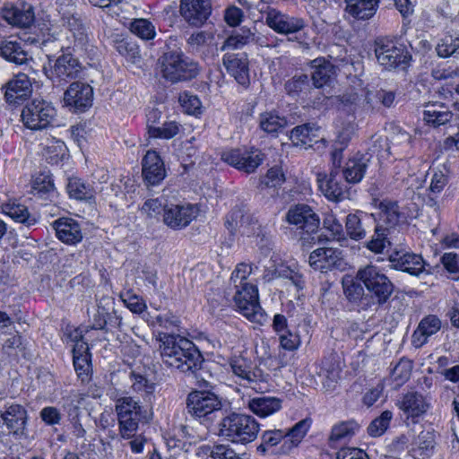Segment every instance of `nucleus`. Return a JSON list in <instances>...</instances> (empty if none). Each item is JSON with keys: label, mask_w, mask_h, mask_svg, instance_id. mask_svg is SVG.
Here are the masks:
<instances>
[{"label": "nucleus", "mask_w": 459, "mask_h": 459, "mask_svg": "<svg viewBox=\"0 0 459 459\" xmlns=\"http://www.w3.org/2000/svg\"><path fill=\"white\" fill-rule=\"evenodd\" d=\"M161 360L168 367L182 372H195L201 367L203 357L190 340L180 335L163 333L159 337Z\"/></svg>", "instance_id": "obj_1"}, {"label": "nucleus", "mask_w": 459, "mask_h": 459, "mask_svg": "<svg viewBox=\"0 0 459 459\" xmlns=\"http://www.w3.org/2000/svg\"><path fill=\"white\" fill-rule=\"evenodd\" d=\"M116 411L121 437L131 439L128 445L132 452H143L145 438L142 435H135L139 422L145 419L141 406L132 397H123L117 401Z\"/></svg>", "instance_id": "obj_2"}, {"label": "nucleus", "mask_w": 459, "mask_h": 459, "mask_svg": "<svg viewBox=\"0 0 459 459\" xmlns=\"http://www.w3.org/2000/svg\"><path fill=\"white\" fill-rule=\"evenodd\" d=\"M259 429V423L251 415L231 412L220 421L218 435L231 443L246 445L257 437Z\"/></svg>", "instance_id": "obj_3"}, {"label": "nucleus", "mask_w": 459, "mask_h": 459, "mask_svg": "<svg viewBox=\"0 0 459 459\" xmlns=\"http://www.w3.org/2000/svg\"><path fill=\"white\" fill-rule=\"evenodd\" d=\"M162 76L172 82L191 80L199 74V65L182 51H168L160 58Z\"/></svg>", "instance_id": "obj_4"}, {"label": "nucleus", "mask_w": 459, "mask_h": 459, "mask_svg": "<svg viewBox=\"0 0 459 459\" xmlns=\"http://www.w3.org/2000/svg\"><path fill=\"white\" fill-rule=\"evenodd\" d=\"M261 12L264 13L265 24L274 32L284 36H294V38H289V40L297 41L300 45L304 43L298 36L307 26L304 18L273 7H267L265 11L261 10Z\"/></svg>", "instance_id": "obj_5"}, {"label": "nucleus", "mask_w": 459, "mask_h": 459, "mask_svg": "<svg viewBox=\"0 0 459 459\" xmlns=\"http://www.w3.org/2000/svg\"><path fill=\"white\" fill-rule=\"evenodd\" d=\"M356 278L364 284L378 305L385 304L394 291L393 282L377 266L367 265L360 268L357 272Z\"/></svg>", "instance_id": "obj_6"}, {"label": "nucleus", "mask_w": 459, "mask_h": 459, "mask_svg": "<svg viewBox=\"0 0 459 459\" xmlns=\"http://www.w3.org/2000/svg\"><path fill=\"white\" fill-rule=\"evenodd\" d=\"M233 299L238 310L249 321L264 325L267 315L261 307L258 299V290L254 284L238 285Z\"/></svg>", "instance_id": "obj_7"}, {"label": "nucleus", "mask_w": 459, "mask_h": 459, "mask_svg": "<svg viewBox=\"0 0 459 459\" xmlns=\"http://www.w3.org/2000/svg\"><path fill=\"white\" fill-rule=\"evenodd\" d=\"M56 116L53 105L44 100L35 99L27 103L22 111V121L30 130H42L49 126Z\"/></svg>", "instance_id": "obj_8"}, {"label": "nucleus", "mask_w": 459, "mask_h": 459, "mask_svg": "<svg viewBox=\"0 0 459 459\" xmlns=\"http://www.w3.org/2000/svg\"><path fill=\"white\" fill-rule=\"evenodd\" d=\"M375 55L378 64L386 70L404 68L410 60L404 46L388 39L375 41Z\"/></svg>", "instance_id": "obj_9"}, {"label": "nucleus", "mask_w": 459, "mask_h": 459, "mask_svg": "<svg viewBox=\"0 0 459 459\" xmlns=\"http://www.w3.org/2000/svg\"><path fill=\"white\" fill-rule=\"evenodd\" d=\"M48 56L50 66L48 76L53 82L66 83L81 76L82 65L71 53H64L54 59Z\"/></svg>", "instance_id": "obj_10"}, {"label": "nucleus", "mask_w": 459, "mask_h": 459, "mask_svg": "<svg viewBox=\"0 0 459 459\" xmlns=\"http://www.w3.org/2000/svg\"><path fill=\"white\" fill-rule=\"evenodd\" d=\"M0 426L14 437H26L29 415L26 408L16 403H6L0 411Z\"/></svg>", "instance_id": "obj_11"}, {"label": "nucleus", "mask_w": 459, "mask_h": 459, "mask_svg": "<svg viewBox=\"0 0 459 459\" xmlns=\"http://www.w3.org/2000/svg\"><path fill=\"white\" fill-rule=\"evenodd\" d=\"M264 155L257 149H232L221 153V160L247 173H253L262 164Z\"/></svg>", "instance_id": "obj_12"}, {"label": "nucleus", "mask_w": 459, "mask_h": 459, "mask_svg": "<svg viewBox=\"0 0 459 459\" xmlns=\"http://www.w3.org/2000/svg\"><path fill=\"white\" fill-rule=\"evenodd\" d=\"M221 408L218 396L209 391L191 392L186 399L187 412L195 418H205Z\"/></svg>", "instance_id": "obj_13"}, {"label": "nucleus", "mask_w": 459, "mask_h": 459, "mask_svg": "<svg viewBox=\"0 0 459 459\" xmlns=\"http://www.w3.org/2000/svg\"><path fill=\"white\" fill-rule=\"evenodd\" d=\"M286 221L306 233H313L319 227V217L313 209L305 204H295L288 210Z\"/></svg>", "instance_id": "obj_14"}, {"label": "nucleus", "mask_w": 459, "mask_h": 459, "mask_svg": "<svg viewBox=\"0 0 459 459\" xmlns=\"http://www.w3.org/2000/svg\"><path fill=\"white\" fill-rule=\"evenodd\" d=\"M198 213L199 208L195 204H170L164 208L163 222L172 230H182L187 227Z\"/></svg>", "instance_id": "obj_15"}, {"label": "nucleus", "mask_w": 459, "mask_h": 459, "mask_svg": "<svg viewBox=\"0 0 459 459\" xmlns=\"http://www.w3.org/2000/svg\"><path fill=\"white\" fill-rule=\"evenodd\" d=\"M396 406L406 419H411L412 422H416L429 411L430 403L420 393L409 391L401 395L396 402Z\"/></svg>", "instance_id": "obj_16"}, {"label": "nucleus", "mask_w": 459, "mask_h": 459, "mask_svg": "<svg viewBox=\"0 0 459 459\" xmlns=\"http://www.w3.org/2000/svg\"><path fill=\"white\" fill-rule=\"evenodd\" d=\"M340 166H333L329 176L319 174L317 182L321 192L331 201L338 202L342 200L347 194V185L342 182Z\"/></svg>", "instance_id": "obj_17"}, {"label": "nucleus", "mask_w": 459, "mask_h": 459, "mask_svg": "<svg viewBox=\"0 0 459 459\" xmlns=\"http://www.w3.org/2000/svg\"><path fill=\"white\" fill-rule=\"evenodd\" d=\"M70 33L67 38L73 39L74 51H81L84 53H91L93 46L91 43L89 26L81 18V16L70 17L69 20L63 22Z\"/></svg>", "instance_id": "obj_18"}, {"label": "nucleus", "mask_w": 459, "mask_h": 459, "mask_svg": "<svg viewBox=\"0 0 459 459\" xmlns=\"http://www.w3.org/2000/svg\"><path fill=\"white\" fill-rule=\"evenodd\" d=\"M179 12L184 20L192 26H201L212 13L211 0H181Z\"/></svg>", "instance_id": "obj_19"}, {"label": "nucleus", "mask_w": 459, "mask_h": 459, "mask_svg": "<svg viewBox=\"0 0 459 459\" xmlns=\"http://www.w3.org/2000/svg\"><path fill=\"white\" fill-rule=\"evenodd\" d=\"M449 181L448 171L444 166L443 169H434L430 178L429 186L424 198L425 204L439 212L442 205L441 194Z\"/></svg>", "instance_id": "obj_20"}, {"label": "nucleus", "mask_w": 459, "mask_h": 459, "mask_svg": "<svg viewBox=\"0 0 459 459\" xmlns=\"http://www.w3.org/2000/svg\"><path fill=\"white\" fill-rule=\"evenodd\" d=\"M377 213V225L387 228L388 231L394 233L396 227L405 220V216L395 201L384 199L378 204Z\"/></svg>", "instance_id": "obj_21"}, {"label": "nucleus", "mask_w": 459, "mask_h": 459, "mask_svg": "<svg viewBox=\"0 0 459 459\" xmlns=\"http://www.w3.org/2000/svg\"><path fill=\"white\" fill-rule=\"evenodd\" d=\"M93 90L83 82H75L70 84L65 91L64 101L66 106H70L75 111H84L92 104Z\"/></svg>", "instance_id": "obj_22"}, {"label": "nucleus", "mask_w": 459, "mask_h": 459, "mask_svg": "<svg viewBox=\"0 0 459 459\" xmlns=\"http://www.w3.org/2000/svg\"><path fill=\"white\" fill-rule=\"evenodd\" d=\"M308 263L315 270L327 272L340 269L343 265L342 252L336 248L322 247L314 250L308 258Z\"/></svg>", "instance_id": "obj_23"}, {"label": "nucleus", "mask_w": 459, "mask_h": 459, "mask_svg": "<svg viewBox=\"0 0 459 459\" xmlns=\"http://www.w3.org/2000/svg\"><path fill=\"white\" fill-rule=\"evenodd\" d=\"M226 226L230 231H238L247 237L259 235L261 226L249 213L241 209H234L228 215Z\"/></svg>", "instance_id": "obj_24"}, {"label": "nucleus", "mask_w": 459, "mask_h": 459, "mask_svg": "<svg viewBox=\"0 0 459 459\" xmlns=\"http://www.w3.org/2000/svg\"><path fill=\"white\" fill-rule=\"evenodd\" d=\"M1 17L9 24L18 27H29L34 22V12L28 4H5L0 9Z\"/></svg>", "instance_id": "obj_25"}, {"label": "nucleus", "mask_w": 459, "mask_h": 459, "mask_svg": "<svg viewBox=\"0 0 459 459\" xmlns=\"http://www.w3.org/2000/svg\"><path fill=\"white\" fill-rule=\"evenodd\" d=\"M222 61L228 73L240 85L247 87L249 84L248 60L246 53L227 52Z\"/></svg>", "instance_id": "obj_26"}, {"label": "nucleus", "mask_w": 459, "mask_h": 459, "mask_svg": "<svg viewBox=\"0 0 459 459\" xmlns=\"http://www.w3.org/2000/svg\"><path fill=\"white\" fill-rule=\"evenodd\" d=\"M389 261L394 269L406 272L411 275H419L424 272L429 273L422 256L414 253L394 252L390 255Z\"/></svg>", "instance_id": "obj_27"}, {"label": "nucleus", "mask_w": 459, "mask_h": 459, "mask_svg": "<svg viewBox=\"0 0 459 459\" xmlns=\"http://www.w3.org/2000/svg\"><path fill=\"white\" fill-rule=\"evenodd\" d=\"M143 177L148 185L160 184L166 177L164 162L157 152L150 150L142 161Z\"/></svg>", "instance_id": "obj_28"}, {"label": "nucleus", "mask_w": 459, "mask_h": 459, "mask_svg": "<svg viewBox=\"0 0 459 459\" xmlns=\"http://www.w3.org/2000/svg\"><path fill=\"white\" fill-rule=\"evenodd\" d=\"M32 92V85L29 76L20 73L5 85L4 98L10 104H17L27 99Z\"/></svg>", "instance_id": "obj_29"}, {"label": "nucleus", "mask_w": 459, "mask_h": 459, "mask_svg": "<svg viewBox=\"0 0 459 459\" xmlns=\"http://www.w3.org/2000/svg\"><path fill=\"white\" fill-rule=\"evenodd\" d=\"M53 228L57 238L67 245H75L82 239L81 225L72 218H59L53 222Z\"/></svg>", "instance_id": "obj_30"}, {"label": "nucleus", "mask_w": 459, "mask_h": 459, "mask_svg": "<svg viewBox=\"0 0 459 459\" xmlns=\"http://www.w3.org/2000/svg\"><path fill=\"white\" fill-rule=\"evenodd\" d=\"M369 159L366 154L357 152L348 159L342 169V176L346 183L357 184L364 178Z\"/></svg>", "instance_id": "obj_31"}, {"label": "nucleus", "mask_w": 459, "mask_h": 459, "mask_svg": "<svg viewBox=\"0 0 459 459\" xmlns=\"http://www.w3.org/2000/svg\"><path fill=\"white\" fill-rule=\"evenodd\" d=\"M441 325L440 319L435 315L423 317L411 336L414 347L420 348L426 344L429 338L440 330Z\"/></svg>", "instance_id": "obj_32"}, {"label": "nucleus", "mask_w": 459, "mask_h": 459, "mask_svg": "<svg viewBox=\"0 0 459 459\" xmlns=\"http://www.w3.org/2000/svg\"><path fill=\"white\" fill-rule=\"evenodd\" d=\"M1 56L7 61L16 65L26 64L30 59L24 44L16 39L8 38L0 43Z\"/></svg>", "instance_id": "obj_33"}, {"label": "nucleus", "mask_w": 459, "mask_h": 459, "mask_svg": "<svg viewBox=\"0 0 459 459\" xmlns=\"http://www.w3.org/2000/svg\"><path fill=\"white\" fill-rule=\"evenodd\" d=\"M282 401L273 396L261 395L250 399L247 408L256 416L265 418L281 409Z\"/></svg>", "instance_id": "obj_34"}, {"label": "nucleus", "mask_w": 459, "mask_h": 459, "mask_svg": "<svg viewBox=\"0 0 459 459\" xmlns=\"http://www.w3.org/2000/svg\"><path fill=\"white\" fill-rule=\"evenodd\" d=\"M286 434L285 430L282 429H273V430H266L263 433L261 439L262 443L257 447L258 451L265 453L269 450L275 454L287 455L291 451L284 450V441H285Z\"/></svg>", "instance_id": "obj_35"}, {"label": "nucleus", "mask_w": 459, "mask_h": 459, "mask_svg": "<svg viewBox=\"0 0 459 459\" xmlns=\"http://www.w3.org/2000/svg\"><path fill=\"white\" fill-rule=\"evenodd\" d=\"M345 12L357 20H368L376 13L378 0H344Z\"/></svg>", "instance_id": "obj_36"}, {"label": "nucleus", "mask_w": 459, "mask_h": 459, "mask_svg": "<svg viewBox=\"0 0 459 459\" xmlns=\"http://www.w3.org/2000/svg\"><path fill=\"white\" fill-rule=\"evenodd\" d=\"M453 117V113L443 103L434 102L425 106L423 119L427 124L439 126L448 123Z\"/></svg>", "instance_id": "obj_37"}, {"label": "nucleus", "mask_w": 459, "mask_h": 459, "mask_svg": "<svg viewBox=\"0 0 459 459\" xmlns=\"http://www.w3.org/2000/svg\"><path fill=\"white\" fill-rule=\"evenodd\" d=\"M230 364L234 375L241 378L251 388H255L253 384H256L258 375L254 371V367L250 360L238 356L232 358Z\"/></svg>", "instance_id": "obj_38"}, {"label": "nucleus", "mask_w": 459, "mask_h": 459, "mask_svg": "<svg viewBox=\"0 0 459 459\" xmlns=\"http://www.w3.org/2000/svg\"><path fill=\"white\" fill-rule=\"evenodd\" d=\"M312 81L316 88L327 84L334 74V65L325 57H318L311 61Z\"/></svg>", "instance_id": "obj_39"}, {"label": "nucleus", "mask_w": 459, "mask_h": 459, "mask_svg": "<svg viewBox=\"0 0 459 459\" xmlns=\"http://www.w3.org/2000/svg\"><path fill=\"white\" fill-rule=\"evenodd\" d=\"M2 212L17 222L26 226L34 225L37 218L29 212L28 208L16 201H9L1 205Z\"/></svg>", "instance_id": "obj_40"}, {"label": "nucleus", "mask_w": 459, "mask_h": 459, "mask_svg": "<svg viewBox=\"0 0 459 459\" xmlns=\"http://www.w3.org/2000/svg\"><path fill=\"white\" fill-rule=\"evenodd\" d=\"M340 362L334 355L331 354L321 360L318 375L325 379L324 385L325 386L331 388L340 378Z\"/></svg>", "instance_id": "obj_41"}, {"label": "nucleus", "mask_w": 459, "mask_h": 459, "mask_svg": "<svg viewBox=\"0 0 459 459\" xmlns=\"http://www.w3.org/2000/svg\"><path fill=\"white\" fill-rule=\"evenodd\" d=\"M310 426L311 420L304 419L296 423L291 429L285 430L284 450L292 451L297 447L307 433Z\"/></svg>", "instance_id": "obj_42"}, {"label": "nucleus", "mask_w": 459, "mask_h": 459, "mask_svg": "<svg viewBox=\"0 0 459 459\" xmlns=\"http://www.w3.org/2000/svg\"><path fill=\"white\" fill-rule=\"evenodd\" d=\"M286 278L291 281V282L298 288H303V279L302 276L297 272L293 271L290 267L280 265L278 267H273V269L267 268L264 273V279L267 281H270L275 278Z\"/></svg>", "instance_id": "obj_43"}, {"label": "nucleus", "mask_w": 459, "mask_h": 459, "mask_svg": "<svg viewBox=\"0 0 459 459\" xmlns=\"http://www.w3.org/2000/svg\"><path fill=\"white\" fill-rule=\"evenodd\" d=\"M387 228L376 225L375 233L372 238L367 242L366 247L376 254H381L392 244V234Z\"/></svg>", "instance_id": "obj_44"}, {"label": "nucleus", "mask_w": 459, "mask_h": 459, "mask_svg": "<svg viewBox=\"0 0 459 459\" xmlns=\"http://www.w3.org/2000/svg\"><path fill=\"white\" fill-rule=\"evenodd\" d=\"M359 425L355 420L342 421L335 424L331 430L329 441L331 443L350 439L359 430Z\"/></svg>", "instance_id": "obj_45"}, {"label": "nucleus", "mask_w": 459, "mask_h": 459, "mask_svg": "<svg viewBox=\"0 0 459 459\" xmlns=\"http://www.w3.org/2000/svg\"><path fill=\"white\" fill-rule=\"evenodd\" d=\"M284 89L291 97L307 94L310 90L309 78L305 74H295L285 82Z\"/></svg>", "instance_id": "obj_46"}, {"label": "nucleus", "mask_w": 459, "mask_h": 459, "mask_svg": "<svg viewBox=\"0 0 459 459\" xmlns=\"http://www.w3.org/2000/svg\"><path fill=\"white\" fill-rule=\"evenodd\" d=\"M67 192L70 197L76 200H91L94 198V191L91 186L78 178L69 179Z\"/></svg>", "instance_id": "obj_47"}, {"label": "nucleus", "mask_w": 459, "mask_h": 459, "mask_svg": "<svg viewBox=\"0 0 459 459\" xmlns=\"http://www.w3.org/2000/svg\"><path fill=\"white\" fill-rule=\"evenodd\" d=\"M287 126V120L283 117L272 112H265L260 116V127L268 134L281 132Z\"/></svg>", "instance_id": "obj_48"}, {"label": "nucleus", "mask_w": 459, "mask_h": 459, "mask_svg": "<svg viewBox=\"0 0 459 459\" xmlns=\"http://www.w3.org/2000/svg\"><path fill=\"white\" fill-rule=\"evenodd\" d=\"M253 36L254 34L250 30L241 28L224 41L221 50L228 51L241 48L253 39Z\"/></svg>", "instance_id": "obj_49"}, {"label": "nucleus", "mask_w": 459, "mask_h": 459, "mask_svg": "<svg viewBox=\"0 0 459 459\" xmlns=\"http://www.w3.org/2000/svg\"><path fill=\"white\" fill-rule=\"evenodd\" d=\"M436 51L440 57H448L459 54V34H446L437 43Z\"/></svg>", "instance_id": "obj_50"}, {"label": "nucleus", "mask_w": 459, "mask_h": 459, "mask_svg": "<svg viewBox=\"0 0 459 459\" xmlns=\"http://www.w3.org/2000/svg\"><path fill=\"white\" fill-rule=\"evenodd\" d=\"M416 451L420 455L429 457L435 449L436 441L433 431L423 430L415 439Z\"/></svg>", "instance_id": "obj_51"}, {"label": "nucleus", "mask_w": 459, "mask_h": 459, "mask_svg": "<svg viewBox=\"0 0 459 459\" xmlns=\"http://www.w3.org/2000/svg\"><path fill=\"white\" fill-rule=\"evenodd\" d=\"M130 30L142 39L149 40L155 37V27L147 19H134L130 24Z\"/></svg>", "instance_id": "obj_52"}, {"label": "nucleus", "mask_w": 459, "mask_h": 459, "mask_svg": "<svg viewBox=\"0 0 459 459\" xmlns=\"http://www.w3.org/2000/svg\"><path fill=\"white\" fill-rule=\"evenodd\" d=\"M412 361L411 359L402 358L393 368L391 377L397 386L403 385L411 377L412 370Z\"/></svg>", "instance_id": "obj_53"}, {"label": "nucleus", "mask_w": 459, "mask_h": 459, "mask_svg": "<svg viewBox=\"0 0 459 459\" xmlns=\"http://www.w3.org/2000/svg\"><path fill=\"white\" fill-rule=\"evenodd\" d=\"M180 130V125L176 121H169L162 124L160 126L150 127V137L160 139H171L175 137Z\"/></svg>", "instance_id": "obj_54"}, {"label": "nucleus", "mask_w": 459, "mask_h": 459, "mask_svg": "<svg viewBox=\"0 0 459 459\" xmlns=\"http://www.w3.org/2000/svg\"><path fill=\"white\" fill-rule=\"evenodd\" d=\"M345 230L347 235L354 240L362 239L367 234L362 226L361 219L357 214L353 213L346 216Z\"/></svg>", "instance_id": "obj_55"}, {"label": "nucleus", "mask_w": 459, "mask_h": 459, "mask_svg": "<svg viewBox=\"0 0 459 459\" xmlns=\"http://www.w3.org/2000/svg\"><path fill=\"white\" fill-rule=\"evenodd\" d=\"M393 413L391 411H385L381 415L371 421L368 427V433L371 437H380L388 429Z\"/></svg>", "instance_id": "obj_56"}, {"label": "nucleus", "mask_w": 459, "mask_h": 459, "mask_svg": "<svg viewBox=\"0 0 459 459\" xmlns=\"http://www.w3.org/2000/svg\"><path fill=\"white\" fill-rule=\"evenodd\" d=\"M252 273V266L246 263L238 264L231 273L230 285L238 288V285L250 284L247 281V277Z\"/></svg>", "instance_id": "obj_57"}, {"label": "nucleus", "mask_w": 459, "mask_h": 459, "mask_svg": "<svg viewBox=\"0 0 459 459\" xmlns=\"http://www.w3.org/2000/svg\"><path fill=\"white\" fill-rule=\"evenodd\" d=\"M352 134L353 133L350 128H344L339 133L336 140V146L332 153L333 166L336 164L341 166L342 152L351 139Z\"/></svg>", "instance_id": "obj_58"}, {"label": "nucleus", "mask_w": 459, "mask_h": 459, "mask_svg": "<svg viewBox=\"0 0 459 459\" xmlns=\"http://www.w3.org/2000/svg\"><path fill=\"white\" fill-rule=\"evenodd\" d=\"M74 367L77 373L78 377L82 382H86L90 379L91 373V355H83L79 357L74 356Z\"/></svg>", "instance_id": "obj_59"}, {"label": "nucleus", "mask_w": 459, "mask_h": 459, "mask_svg": "<svg viewBox=\"0 0 459 459\" xmlns=\"http://www.w3.org/2000/svg\"><path fill=\"white\" fill-rule=\"evenodd\" d=\"M441 263L453 280L459 279V255L455 253H445Z\"/></svg>", "instance_id": "obj_60"}, {"label": "nucleus", "mask_w": 459, "mask_h": 459, "mask_svg": "<svg viewBox=\"0 0 459 459\" xmlns=\"http://www.w3.org/2000/svg\"><path fill=\"white\" fill-rule=\"evenodd\" d=\"M246 454H237L233 448L227 445H217L211 452L212 459H244Z\"/></svg>", "instance_id": "obj_61"}, {"label": "nucleus", "mask_w": 459, "mask_h": 459, "mask_svg": "<svg viewBox=\"0 0 459 459\" xmlns=\"http://www.w3.org/2000/svg\"><path fill=\"white\" fill-rule=\"evenodd\" d=\"M344 294L351 302H358L364 298V289L360 283L350 280L343 281Z\"/></svg>", "instance_id": "obj_62"}, {"label": "nucleus", "mask_w": 459, "mask_h": 459, "mask_svg": "<svg viewBox=\"0 0 459 459\" xmlns=\"http://www.w3.org/2000/svg\"><path fill=\"white\" fill-rule=\"evenodd\" d=\"M213 41V35L207 31H198L191 34L187 39V44L195 50L202 47L211 45Z\"/></svg>", "instance_id": "obj_63"}, {"label": "nucleus", "mask_w": 459, "mask_h": 459, "mask_svg": "<svg viewBox=\"0 0 459 459\" xmlns=\"http://www.w3.org/2000/svg\"><path fill=\"white\" fill-rule=\"evenodd\" d=\"M285 181L284 174L281 168L273 167L271 168L261 183L266 187H277L280 186Z\"/></svg>", "instance_id": "obj_64"}]
</instances>
